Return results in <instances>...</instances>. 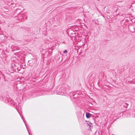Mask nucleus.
<instances>
[{
    "label": "nucleus",
    "instance_id": "obj_2",
    "mask_svg": "<svg viewBox=\"0 0 135 135\" xmlns=\"http://www.w3.org/2000/svg\"><path fill=\"white\" fill-rule=\"evenodd\" d=\"M128 104L127 103H124L123 104L124 107L126 108H127L128 107Z\"/></svg>",
    "mask_w": 135,
    "mask_h": 135
},
{
    "label": "nucleus",
    "instance_id": "obj_7",
    "mask_svg": "<svg viewBox=\"0 0 135 135\" xmlns=\"http://www.w3.org/2000/svg\"><path fill=\"white\" fill-rule=\"evenodd\" d=\"M134 30H135V28H134Z\"/></svg>",
    "mask_w": 135,
    "mask_h": 135
},
{
    "label": "nucleus",
    "instance_id": "obj_3",
    "mask_svg": "<svg viewBox=\"0 0 135 135\" xmlns=\"http://www.w3.org/2000/svg\"><path fill=\"white\" fill-rule=\"evenodd\" d=\"M64 53L65 54H66L67 53V51L66 50H65L64 51Z\"/></svg>",
    "mask_w": 135,
    "mask_h": 135
},
{
    "label": "nucleus",
    "instance_id": "obj_4",
    "mask_svg": "<svg viewBox=\"0 0 135 135\" xmlns=\"http://www.w3.org/2000/svg\"><path fill=\"white\" fill-rule=\"evenodd\" d=\"M15 65L14 64H12V67H13V66H15Z\"/></svg>",
    "mask_w": 135,
    "mask_h": 135
},
{
    "label": "nucleus",
    "instance_id": "obj_6",
    "mask_svg": "<svg viewBox=\"0 0 135 135\" xmlns=\"http://www.w3.org/2000/svg\"><path fill=\"white\" fill-rule=\"evenodd\" d=\"M27 17L26 18V19H27Z\"/></svg>",
    "mask_w": 135,
    "mask_h": 135
},
{
    "label": "nucleus",
    "instance_id": "obj_5",
    "mask_svg": "<svg viewBox=\"0 0 135 135\" xmlns=\"http://www.w3.org/2000/svg\"><path fill=\"white\" fill-rule=\"evenodd\" d=\"M105 7H106L105 6V7H104V9H105Z\"/></svg>",
    "mask_w": 135,
    "mask_h": 135
},
{
    "label": "nucleus",
    "instance_id": "obj_1",
    "mask_svg": "<svg viewBox=\"0 0 135 135\" xmlns=\"http://www.w3.org/2000/svg\"><path fill=\"white\" fill-rule=\"evenodd\" d=\"M86 117L88 118H89L91 117L90 114L88 113H86Z\"/></svg>",
    "mask_w": 135,
    "mask_h": 135
}]
</instances>
